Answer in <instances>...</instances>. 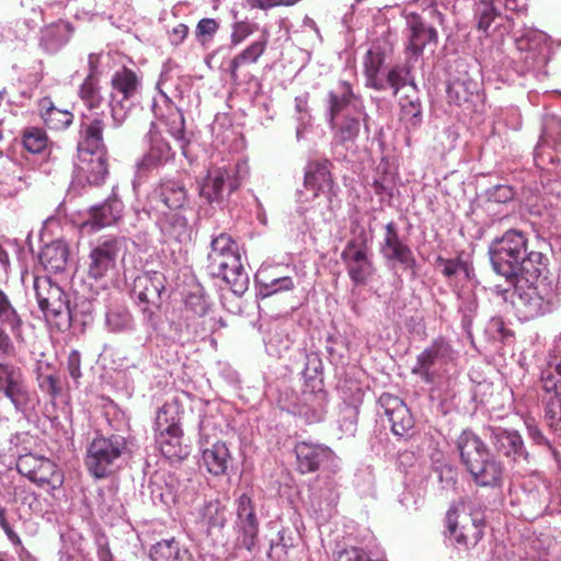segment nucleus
<instances>
[{"label":"nucleus","mask_w":561,"mask_h":561,"mask_svg":"<svg viewBox=\"0 0 561 561\" xmlns=\"http://www.w3.org/2000/svg\"><path fill=\"white\" fill-rule=\"evenodd\" d=\"M488 254L492 270L502 276L511 286L522 282V278L549 264V259L540 251L528 250V238L518 229H508L502 236L494 238Z\"/></svg>","instance_id":"f257e3e1"},{"label":"nucleus","mask_w":561,"mask_h":561,"mask_svg":"<svg viewBox=\"0 0 561 561\" xmlns=\"http://www.w3.org/2000/svg\"><path fill=\"white\" fill-rule=\"evenodd\" d=\"M327 121L332 131V140L336 145L348 148L355 142L364 125L369 134L368 119L364 101L353 91L352 84L341 80L328 92Z\"/></svg>","instance_id":"f03ea898"},{"label":"nucleus","mask_w":561,"mask_h":561,"mask_svg":"<svg viewBox=\"0 0 561 561\" xmlns=\"http://www.w3.org/2000/svg\"><path fill=\"white\" fill-rule=\"evenodd\" d=\"M460 462L472 481L482 488H501L504 483V462L491 453L484 440L471 430H465L456 440Z\"/></svg>","instance_id":"7ed1b4c3"},{"label":"nucleus","mask_w":561,"mask_h":561,"mask_svg":"<svg viewBox=\"0 0 561 561\" xmlns=\"http://www.w3.org/2000/svg\"><path fill=\"white\" fill-rule=\"evenodd\" d=\"M548 265L540 268V274L536 271L523 277L526 286H514L517 294L516 308L526 320L549 314L561 305V291Z\"/></svg>","instance_id":"20e7f679"},{"label":"nucleus","mask_w":561,"mask_h":561,"mask_svg":"<svg viewBox=\"0 0 561 561\" xmlns=\"http://www.w3.org/2000/svg\"><path fill=\"white\" fill-rule=\"evenodd\" d=\"M207 261L208 273L225 280L233 294L241 296L247 291L249 276L241 263L238 244L230 234L221 232L213 238Z\"/></svg>","instance_id":"39448f33"},{"label":"nucleus","mask_w":561,"mask_h":561,"mask_svg":"<svg viewBox=\"0 0 561 561\" xmlns=\"http://www.w3.org/2000/svg\"><path fill=\"white\" fill-rule=\"evenodd\" d=\"M540 385L545 421L561 437V333L553 341L548 368L541 373Z\"/></svg>","instance_id":"423d86ee"},{"label":"nucleus","mask_w":561,"mask_h":561,"mask_svg":"<svg viewBox=\"0 0 561 561\" xmlns=\"http://www.w3.org/2000/svg\"><path fill=\"white\" fill-rule=\"evenodd\" d=\"M248 173L249 165L244 160H239L234 164L214 167L199 184V196L207 204L224 208Z\"/></svg>","instance_id":"0eeeda50"},{"label":"nucleus","mask_w":561,"mask_h":561,"mask_svg":"<svg viewBox=\"0 0 561 561\" xmlns=\"http://www.w3.org/2000/svg\"><path fill=\"white\" fill-rule=\"evenodd\" d=\"M128 454L127 440L122 435H99L89 444L84 458L88 471L96 479L114 473Z\"/></svg>","instance_id":"6e6552de"},{"label":"nucleus","mask_w":561,"mask_h":561,"mask_svg":"<svg viewBox=\"0 0 561 561\" xmlns=\"http://www.w3.org/2000/svg\"><path fill=\"white\" fill-rule=\"evenodd\" d=\"M456 359L457 351L450 341L438 336L417 355L411 371L425 383H436L449 373Z\"/></svg>","instance_id":"1a4fd4ad"},{"label":"nucleus","mask_w":561,"mask_h":561,"mask_svg":"<svg viewBox=\"0 0 561 561\" xmlns=\"http://www.w3.org/2000/svg\"><path fill=\"white\" fill-rule=\"evenodd\" d=\"M34 290L38 307L48 322L54 323L59 330L71 327V319L77 313L70 311L69 297L58 284L47 277H36Z\"/></svg>","instance_id":"9d476101"},{"label":"nucleus","mask_w":561,"mask_h":561,"mask_svg":"<svg viewBox=\"0 0 561 561\" xmlns=\"http://www.w3.org/2000/svg\"><path fill=\"white\" fill-rule=\"evenodd\" d=\"M236 549L253 552L259 545L262 510L249 493H241L234 499Z\"/></svg>","instance_id":"9b49d317"},{"label":"nucleus","mask_w":561,"mask_h":561,"mask_svg":"<svg viewBox=\"0 0 561 561\" xmlns=\"http://www.w3.org/2000/svg\"><path fill=\"white\" fill-rule=\"evenodd\" d=\"M128 251V239L123 236H103L93 244L88 256V277L101 280L114 272L117 262L123 260Z\"/></svg>","instance_id":"f8f14e48"},{"label":"nucleus","mask_w":561,"mask_h":561,"mask_svg":"<svg viewBox=\"0 0 561 561\" xmlns=\"http://www.w3.org/2000/svg\"><path fill=\"white\" fill-rule=\"evenodd\" d=\"M111 100L108 106L115 127L121 126L130 112L134 99L141 88L140 76L126 67L116 70L111 78Z\"/></svg>","instance_id":"ddd939ff"},{"label":"nucleus","mask_w":561,"mask_h":561,"mask_svg":"<svg viewBox=\"0 0 561 561\" xmlns=\"http://www.w3.org/2000/svg\"><path fill=\"white\" fill-rule=\"evenodd\" d=\"M484 437L499 458L507 460L515 467L529 465L533 457L528 451L523 435L515 428H508L500 425H488L484 427Z\"/></svg>","instance_id":"4468645a"},{"label":"nucleus","mask_w":561,"mask_h":561,"mask_svg":"<svg viewBox=\"0 0 561 561\" xmlns=\"http://www.w3.org/2000/svg\"><path fill=\"white\" fill-rule=\"evenodd\" d=\"M341 260L353 285H366L374 277L376 266L364 229L355 238L347 241L341 253Z\"/></svg>","instance_id":"2eb2a0df"},{"label":"nucleus","mask_w":561,"mask_h":561,"mask_svg":"<svg viewBox=\"0 0 561 561\" xmlns=\"http://www.w3.org/2000/svg\"><path fill=\"white\" fill-rule=\"evenodd\" d=\"M0 392L25 416L38 404L37 397L31 393L24 381L21 368L3 360H0Z\"/></svg>","instance_id":"dca6fc26"},{"label":"nucleus","mask_w":561,"mask_h":561,"mask_svg":"<svg viewBox=\"0 0 561 561\" xmlns=\"http://www.w3.org/2000/svg\"><path fill=\"white\" fill-rule=\"evenodd\" d=\"M297 469L301 473L322 470L323 473L337 474L342 469L341 458L327 445L310 440L295 445Z\"/></svg>","instance_id":"f3484780"},{"label":"nucleus","mask_w":561,"mask_h":561,"mask_svg":"<svg viewBox=\"0 0 561 561\" xmlns=\"http://www.w3.org/2000/svg\"><path fill=\"white\" fill-rule=\"evenodd\" d=\"M379 253L388 266L400 265L404 271H409L412 277H415L416 259L408 243V238L400 234L399 226L393 220L385 226V232L379 242Z\"/></svg>","instance_id":"a211bd4d"},{"label":"nucleus","mask_w":561,"mask_h":561,"mask_svg":"<svg viewBox=\"0 0 561 561\" xmlns=\"http://www.w3.org/2000/svg\"><path fill=\"white\" fill-rule=\"evenodd\" d=\"M187 202V190L182 181L163 179L148 196V211L182 210Z\"/></svg>","instance_id":"6ab92c4d"},{"label":"nucleus","mask_w":561,"mask_h":561,"mask_svg":"<svg viewBox=\"0 0 561 561\" xmlns=\"http://www.w3.org/2000/svg\"><path fill=\"white\" fill-rule=\"evenodd\" d=\"M148 149L138 160L137 176L142 179L147 173L158 170L175 157V151L170 144L162 137L161 133L156 129V124L151 122L150 129L147 134Z\"/></svg>","instance_id":"aec40b11"},{"label":"nucleus","mask_w":561,"mask_h":561,"mask_svg":"<svg viewBox=\"0 0 561 561\" xmlns=\"http://www.w3.org/2000/svg\"><path fill=\"white\" fill-rule=\"evenodd\" d=\"M41 7L31 8V16L0 23V45L5 50H16L24 47L30 33L43 20Z\"/></svg>","instance_id":"412c9836"},{"label":"nucleus","mask_w":561,"mask_h":561,"mask_svg":"<svg viewBox=\"0 0 561 561\" xmlns=\"http://www.w3.org/2000/svg\"><path fill=\"white\" fill-rule=\"evenodd\" d=\"M447 533L455 542L466 549L474 547L483 538L484 523L482 518L463 516L459 520L457 508L450 507L446 514Z\"/></svg>","instance_id":"4be33fe9"},{"label":"nucleus","mask_w":561,"mask_h":561,"mask_svg":"<svg viewBox=\"0 0 561 561\" xmlns=\"http://www.w3.org/2000/svg\"><path fill=\"white\" fill-rule=\"evenodd\" d=\"M378 404L391 424V432L399 437H409L414 427V419L403 400L383 392L378 399Z\"/></svg>","instance_id":"5701e85b"},{"label":"nucleus","mask_w":561,"mask_h":561,"mask_svg":"<svg viewBox=\"0 0 561 561\" xmlns=\"http://www.w3.org/2000/svg\"><path fill=\"white\" fill-rule=\"evenodd\" d=\"M165 289V277L160 272H145L134 278L130 290L137 306H161V295Z\"/></svg>","instance_id":"b1692460"},{"label":"nucleus","mask_w":561,"mask_h":561,"mask_svg":"<svg viewBox=\"0 0 561 561\" xmlns=\"http://www.w3.org/2000/svg\"><path fill=\"white\" fill-rule=\"evenodd\" d=\"M319 486L310 496V504L314 513L322 517H330L340 500V481L336 474L323 473L318 478Z\"/></svg>","instance_id":"393cba45"},{"label":"nucleus","mask_w":561,"mask_h":561,"mask_svg":"<svg viewBox=\"0 0 561 561\" xmlns=\"http://www.w3.org/2000/svg\"><path fill=\"white\" fill-rule=\"evenodd\" d=\"M31 172L18 161L4 158L0 162V197L16 195L30 185Z\"/></svg>","instance_id":"a878e982"},{"label":"nucleus","mask_w":561,"mask_h":561,"mask_svg":"<svg viewBox=\"0 0 561 561\" xmlns=\"http://www.w3.org/2000/svg\"><path fill=\"white\" fill-rule=\"evenodd\" d=\"M407 50L412 57H420L427 45H436L438 35L436 30L426 24L421 16L410 14L407 18Z\"/></svg>","instance_id":"bb28decb"},{"label":"nucleus","mask_w":561,"mask_h":561,"mask_svg":"<svg viewBox=\"0 0 561 561\" xmlns=\"http://www.w3.org/2000/svg\"><path fill=\"white\" fill-rule=\"evenodd\" d=\"M330 165L328 160L310 161L307 164L304 186L306 191H311L312 198L323 195L328 202L331 201L334 193Z\"/></svg>","instance_id":"cd10ccee"},{"label":"nucleus","mask_w":561,"mask_h":561,"mask_svg":"<svg viewBox=\"0 0 561 561\" xmlns=\"http://www.w3.org/2000/svg\"><path fill=\"white\" fill-rule=\"evenodd\" d=\"M525 7L524 0H479L474 8L477 27L479 31L488 33L495 19L502 15V9L520 12Z\"/></svg>","instance_id":"c85d7f7f"},{"label":"nucleus","mask_w":561,"mask_h":561,"mask_svg":"<svg viewBox=\"0 0 561 561\" xmlns=\"http://www.w3.org/2000/svg\"><path fill=\"white\" fill-rule=\"evenodd\" d=\"M103 130V115H83L79 129L78 153L106 151Z\"/></svg>","instance_id":"c756f323"},{"label":"nucleus","mask_w":561,"mask_h":561,"mask_svg":"<svg viewBox=\"0 0 561 561\" xmlns=\"http://www.w3.org/2000/svg\"><path fill=\"white\" fill-rule=\"evenodd\" d=\"M156 214V225L165 241L186 243L191 240V227L182 210H168Z\"/></svg>","instance_id":"7c9ffc66"},{"label":"nucleus","mask_w":561,"mask_h":561,"mask_svg":"<svg viewBox=\"0 0 561 561\" xmlns=\"http://www.w3.org/2000/svg\"><path fill=\"white\" fill-rule=\"evenodd\" d=\"M30 460H36L33 456L21 457L18 461V470L30 478L37 485L48 486L53 490L61 486L64 482L62 473L56 469L54 462L47 459H41L38 468L27 469Z\"/></svg>","instance_id":"2f4dec72"},{"label":"nucleus","mask_w":561,"mask_h":561,"mask_svg":"<svg viewBox=\"0 0 561 561\" xmlns=\"http://www.w3.org/2000/svg\"><path fill=\"white\" fill-rule=\"evenodd\" d=\"M516 47L520 51H525V61L530 66H541L547 60L549 51L548 36L538 30H525L524 33L516 38Z\"/></svg>","instance_id":"473e14b6"},{"label":"nucleus","mask_w":561,"mask_h":561,"mask_svg":"<svg viewBox=\"0 0 561 561\" xmlns=\"http://www.w3.org/2000/svg\"><path fill=\"white\" fill-rule=\"evenodd\" d=\"M76 172L78 178H84L91 185L102 184L107 174L106 151L78 153Z\"/></svg>","instance_id":"72a5a7b5"},{"label":"nucleus","mask_w":561,"mask_h":561,"mask_svg":"<svg viewBox=\"0 0 561 561\" xmlns=\"http://www.w3.org/2000/svg\"><path fill=\"white\" fill-rule=\"evenodd\" d=\"M123 213L124 203L113 188L112 194L103 203L89 208V222L94 229L110 227L123 217Z\"/></svg>","instance_id":"f704fd0d"},{"label":"nucleus","mask_w":561,"mask_h":561,"mask_svg":"<svg viewBox=\"0 0 561 561\" xmlns=\"http://www.w3.org/2000/svg\"><path fill=\"white\" fill-rule=\"evenodd\" d=\"M161 98L167 103L168 114L164 115V113L158 107L156 101L152 102L153 114L157 118L164 121L169 134L180 144L183 154L186 156L185 147L188 144V140L185 136L184 115L180 108L173 105L172 101L164 92H161Z\"/></svg>","instance_id":"c9c22d12"},{"label":"nucleus","mask_w":561,"mask_h":561,"mask_svg":"<svg viewBox=\"0 0 561 561\" xmlns=\"http://www.w3.org/2000/svg\"><path fill=\"white\" fill-rule=\"evenodd\" d=\"M73 28L68 21L58 20L41 30L39 46L48 54H55L70 39Z\"/></svg>","instance_id":"e433bc0d"},{"label":"nucleus","mask_w":561,"mask_h":561,"mask_svg":"<svg viewBox=\"0 0 561 561\" xmlns=\"http://www.w3.org/2000/svg\"><path fill=\"white\" fill-rule=\"evenodd\" d=\"M156 440L161 454L172 462L182 461L191 453L188 444L184 442L182 428L156 433Z\"/></svg>","instance_id":"4c0bfd02"},{"label":"nucleus","mask_w":561,"mask_h":561,"mask_svg":"<svg viewBox=\"0 0 561 561\" xmlns=\"http://www.w3.org/2000/svg\"><path fill=\"white\" fill-rule=\"evenodd\" d=\"M289 411L302 417L307 423L320 422L325 414L324 393L305 391Z\"/></svg>","instance_id":"58836bf2"},{"label":"nucleus","mask_w":561,"mask_h":561,"mask_svg":"<svg viewBox=\"0 0 561 561\" xmlns=\"http://www.w3.org/2000/svg\"><path fill=\"white\" fill-rule=\"evenodd\" d=\"M479 89V82L468 76L451 79L446 89L448 102L468 108L473 99L478 98Z\"/></svg>","instance_id":"ea45409f"},{"label":"nucleus","mask_w":561,"mask_h":561,"mask_svg":"<svg viewBox=\"0 0 561 561\" xmlns=\"http://www.w3.org/2000/svg\"><path fill=\"white\" fill-rule=\"evenodd\" d=\"M256 297L267 298L282 291L294 289V280L289 276H271L268 270H259L254 277Z\"/></svg>","instance_id":"a19ab883"},{"label":"nucleus","mask_w":561,"mask_h":561,"mask_svg":"<svg viewBox=\"0 0 561 561\" xmlns=\"http://www.w3.org/2000/svg\"><path fill=\"white\" fill-rule=\"evenodd\" d=\"M69 257V250L62 240H55L46 244L39 252V262L45 271L60 273L65 271Z\"/></svg>","instance_id":"79ce46f5"},{"label":"nucleus","mask_w":561,"mask_h":561,"mask_svg":"<svg viewBox=\"0 0 561 561\" xmlns=\"http://www.w3.org/2000/svg\"><path fill=\"white\" fill-rule=\"evenodd\" d=\"M401 121L409 129H416L423 122V108L415 82H411V92L400 101Z\"/></svg>","instance_id":"37998d69"},{"label":"nucleus","mask_w":561,"mask_h":561,"mask_svg":"<svg viewBox=\"0 0 561 561\" xmlns=\"http://www.w3.org/2000/svg\"><path fill=\"white\" fill-rule=\"evenodd\" d=\"M268 43V33L264 31L262 35L254 42H252L248 47H245L241 53L236 55L229 65L230 68V78L232 81H238V69L247 64H254L259 60V58L264 54Z\"/></svg>","instance_id":"c03bdc74"},{"label":"nucleus","mask_w":561,"mask_h":561,"mask_svg":"<svg viewBox=\"0 0 561 561\" xmlns=\"http://www.w3.org/2000/svg\"><path fill=\"white\" fill-rule=\"evenodd\" d=\"M202 461L209 473L220 476L227 471L231 455L225 443L216 442L203 449Z\"/></svg>","instance_id":"a18cd8bd"},{"label":"nucleus","mask_w":561,"mask_h":561,"mask_svg":"<svg viewBox=\"0 0 561 561\" xmlns=\"http://www.w3.org/2000/svg\"><path fill=\"white\" fill-rule=\"evenodd\" d=\"M151 561H192L187 549L180 546L174 538L158 541L150 548Z\"/></svg>","instance_id":"49530a36"},{"label":"nucleus","mask_w":561,"mask_h":561,"mask_svg":"<svg viewBox=\"0 0 561 561\" xmlns=\"http://www.w3.org/2000/svg\"><path fill=\"white\" fill-rule=\"evenodd\" d=\"M186 321L185 331L178 335V340L182 342L190 341L195 337L204 339L207 334L213 333L217 329V324L225 327L222 319L216 320L215 318L207 316L201 319L198 316H193L192 319L186 316Z\"/></svg>","instance_id":"de8ad7c7"},{"label":"nucleus","mask_w":561,"mask_h":561,"mask_svg":"<svg viewBox=\"0 0 561 561\" xmlns=\"http://www.w3.org/2000/svg\"><path fill=\"white\" fill-rule=\"evenodd\" d=\"M199 523L206 528L208 535L214 529L221 530L227 523L226 507L219 500L205 502L199 508Z\"/></svg>","instance_id":"09e8293b"},{"label":"nucleus","mask_w":561,"mask_h":561,"mask_svg":"<svg viewBox=\"0 0 561 561\" xmlns=\"http://www.w3.org/2000/svg\"><path fill=\"white\" fill-rule=\"evenodd\" d=\"M39 113L46 127L55 130L68 127L73 119L72 113L57 108L48 98L39 101Z\"/></svg>","instance_id":"8fccbe9b"},{"label":"nucleus","mask_w":561,"mask_h":561,"mask_svg":"<svg viewBox=\"0 0 561 561\" xmlns=\"http://www.w3.org/2000/svg\"><path fill=\"white\" fill-rule=\"evenodd\" d=\"M435 264L440 268L442 274L447 278L450 286H453V282L460 274H463L467 279H470L474 275L472 264L463 260L460 255L454 259L438 255Z\"/></svg>","instance_id":"3c124183"},{"label":"nucleus","mask_w":561,"mask_h":561,"mask_svg":"<svg viewBox=\"0 0 561 561\" xmlns=\"http://www.w3.org/2000/svg\"><path fill=\"white\" fill-rule=\"evenodd\" d=\"M181 408L176 401L165 402L159 410L157 411L156 420H154V432H170L173 428H181Z\"/></svg>","instance_id":"603ef678"},{"label":"nucleus","mask_w":561,"mask_h":561,"mask_svg":"<svg viewBox=\"0 0 561 561\" xmlns=\"http://www.w3.org/2000/svg\"><path fill=\"white\" fill-rule=\"evenodd\" d=\"M37 386L42 392L49 396L55 401L61 393L59 378L53 373L48 363L38 362L35 370Z\"/></svg>","instance_id":"864d4df0"},{"label":"nucleus","mask_w":561,"mask_h":561,"mask_svg":"<svg viewBox=\"0 0 561 561\" xmlns=\"http://www.w3.org/2000/svg\"><path fill=\"white\" fill-rule=\"evenodd\" d=\"M411 82L414 80L410 68L404 65H397L382 75L383 91L390 88L393 90V94L404 87H409V92H411Z\"/></svg>","instance_id":"5fc2aeb1"},{"label":"nucleus","mask_w":561,"mask_h":561,"mask_svg":"<svg viewBox=\"0 0 561 561\" xmlns=\"http://www.w3.org/2000/svg\"><path fill=\"white\" fill-rule=\"evenodd\" d=\"M79 95L89 110L96 111L100 110L103 104H105V99L101 94L99 80L92 76H87L80 87Z\"/></svg>","instance_id":"6e6d98bb"},{"label":"nucleus","mask_w":561,"mask_h":561,"mask_svg":"<svg viewBox=\"0 0 561 561\" xmlns=\"http://www.w3.org/2000/svg\"><path fill=\"white\" fill-rule=\"evenodd\" d=\"M0 322L8 327L15 337L21 336L22 319L2 289H0Z\"/></svg>","instance_id":"4d7b16f0"},{"label":"nucleus","mask_w":561,"mask_h":561,"mask_svg":"<svg viewBox=\"0 0 561 561\" xmlns=\"http://www.w3.org/2000/svg\"><path fill=\"white\" fill-rule=\"evenodd\" d=\"M106 325L111 332H129L135 329V321L128 309L117 307L106 313Z\"/></svg>","instance_id":"13d9d810"},{"label":"nucleus","mask_w":561,"mask_h":561,"mask_svg":"<svg viewBox=\"0 0 561 561\" xmlns=\"http://www.w3.org/2000/svg\"><path fill=\"white\" fill-rule=\"evenodd\" d=\"M77 2L75 16L90 21L93 16L105 14L115 0H75Z\"/></svg>","instance_id":"bf43d9fd"},{"label":"nucleus","mask_w":561,"mask_h":561,"mask_svg":"<svg viewBox=\"0 0 561 561\" xmlns=\"http://www.w3.org/2000/svg\"><path fill=\"white\" fill-rule=\"evenodd\" d=\"M457 297L460 300L459 312L462 316L461 324L462 328L468 331L472 324V320L477 313L478 302L477 298L472 293L460 294L457 291Z\"/></svg>","instance_id":"052dcab7"},{"label":"nucleus","mask_w":561,"mask_h":561,"mask_svg":"<svg viewBox=\"0 0 561 561\" xmlns=\"http://www.w3.org/2000/svg\"><path fill=\"white\" fill-rule=\"evenodd\" d=\"M45 133L38 128L26 130L23 137V146L31 153H39L47 146Z\"/></svg>","instance_id":"680f3d73"},{"label":"nucleus","mask_w":561,"mask_h":561,"mask_svg":"<svg viewBox=\"0 0 561 561\" xmlns=\"http://www.w3.org/2000/svg\"><path fill=\"white\" fill-rule=\"evenodd\" d=\"M142 314V324L148 329V339L151 337L152 333L159 332L161 324V317L159 314L160 306L141 305L138 306Z\"/></svg>","instance_id":"e2e57ef3"},{"label":"nucleus","mask_w":561,"mask_h":561,"mask_svg":"<svg viewBox=\"0 0 561 561\" xmlns=\"http://www.w3.org/2000/svg\"><path fill=\"white\" fill-rule=\"evenodd\" d=\"M354 485L362 496H368L374 493L375 477L370 467L359 469L356 472Z\"/></svg>","instance_id":"0e129e2a"},{"label":"nucleus","mask_w":561,"mask_h":561,"mask_svg":"<svg viewBox=\"0 0 561 561\" xmlns=\"http://www.w3.org/2000/svg\"><path fill=\"white\" fill-rule=\"evenodd\" d=\"M70 311H76V317H72L71 319V327L80 324L82 327H85L90 324L93 320V304L90 300H80L76 302L73 307L70 306Z\"/></svg>","instance_id":"69168bd1"},{"label":"nucleus","mask_w":561,"mask_h":561,"mask_svg":"<svg viewBox=\"0 0 561 561\" xmlns=\"http://www.w3.org/2000/svg\"><path fill=\"white\" fill-rule=\"evenodd\" d=\"M365 76L367 87L383 91L382 75L379 71V65L371 58L370 51L365 61Z\"/></svg>","instance_id":"338daca9"},{"label":"nucleus","mask_w":561,"mask_h":561,"mask_svg":"<svg viewBox=\"0 0 561 561\" xmlns=\"http://www.w3.org/2000/svg\"><path fill=\"white\" fill-rule=\"evenodd\" d=\"M209 309V304L206 300L205 296L202 294L191 293L186 296L185 299V311L188 313H193V316H198V318H203L207 316Z\"/></svg>","instance_id":"774afa93"}]
</instances>
